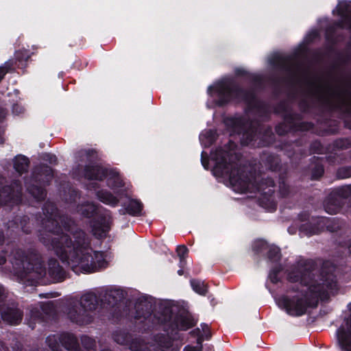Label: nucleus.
Here are the masks:
<instances>
[{"label":"nucleus","instance_id":"obj_19","mask_svg":"<svg viewBox=\"0 0 351 351\" xmlns=\"http://www.w3.org/2000/svg\"><path fill=\"white\" fill-rule=\"evenodd\" d=\"M97 195L100 201L106 204L116 206L119 202L118 199L110 192L101 191Z\"/></svg>","mask_w":351,"mask_h":351},{"label":"nucleus","instance_id":"obj_40","mask_svg":"<svg viewBox=\"0 0 351 351\" xmlns=\"http://www.w3.org/2000/svg\"><path fill=\"white\" fill-rule=\"evenodd\" d=\"M5 258L3 256H0V265H3L4 263H5Z\"/></svg>","mask_w":351,"mask_h":351},{"label":"nucleus","instance_id":"obj_20","mask_svg":"<svg viewBox=\"0 0 351 351\" xmlns=\"http://www.w3.org/2000/svg\"><path fill=\"white\" fill-rule=\"evenodd\" d=\"M143 209V204L138 200L132 199L130 201L125 210L128 213L132 215H138Z\"/></svg>","mask_w":351,"mask_h":351},{"label":"nucleus","instance_id":"obj_46","mask_svg":"<svg viewBox=\"0 0 351 351\" xmlns=\"http://www.w3.org/2000/svg\"><path fill=\"white\" fill-rule=\"evenodd\" d=\"M271 168H272L273 170H275L276 169V167H271Z\"/></svg>","mask_w":351,"mask_h":351},{"label":"nucleus","instance_id":"obj_27","mask_svg":"<svg viewBox=\"0 0 351 351\" xmlns=\"http://www.w3.org/2000/svg\"><path fill=\"white\" fill-rule=\"evenodd\" d=\"M31 56V53L27 49L19 50L15 53L16 59L19 61H27Z\"/></svg>","mask_w":351,"mask_h":351},{"label":"nucleus","instance_id":"obj_48","mask_svg":"<svg viewBox=\"0 0 351 351\" xmlns=\"http://www.w3.org/2000/svg\"><path fill=\"white\" fill-rule=\"evenodd\" d=\"M32 316H33L34 317H36V315H34V313H32Z\"/></svg>","mask_w":351,"mask_h":351},{"label":"nucleus","instance_id":"obj_13","mask_svg":"<svg viewBox=\"0 0 351 351\" xmlns=\"http://www.w3.org/2000/svg\"><path fill=\"white\" fill-rule=\"evenodd\" d=\"M254 248L257 251H262L268 249V258L272 261H277L280 258V249L274 245L269 246L266 241L258 240L254 243Z\"/></svg>","mask_w":351,"mask_h":351},{"label":"nucleus","instance_id":"obj_49","mask_svg":"<svg viewBox=\"0 0 351 351\" xmlns=\"http://www.w3.org/2000/svg\"><path fill=\"white\" fill-rule=\"evenodd\" d=\"M349 250L351 252V247H350Z\"/></svg>","mask_w":351,"mask_h":351},{"label":"nucleus","instance_id":"obj_12","mask_svg":"<svg viewBox=\"0 0 351 351\" xmlns=\"http://www.w3.org/2000/svg\"><path fill=\"white\" fill-rule=\"evenodd\" d=\"M336 10L342 19V25L351 28V2L340 1L336 8Z\"/></svg>","mask_w":351,"mask_h":351},{"label":"nucleus","instance_id":"obj_35","mask_svg":"<svg viewBox=\"0 0 351 351\" xmlns=\"http://www.w3.org/2000/svg\"><path fill=\"white\" fill-rule=\"evenodd\" d=\"M108 230V228L107 226H104L102 228V230H101V232H97V230L95 228H94L93 229V233L94 234L97 235V237H101L103 236V234Z\"/></svg>","mask_w":351,"mask_h":351},{"label":"nucleus","instance_id":"obj_6","mask_svg":"<svg viewBox=\"0 0 351 351\" xmlns=\"http://www.w3.org/2000/svg\"><path fill=\"white\" fill-rule=\"evenodd\" d=\"M221 104L232 100L250 101L253 95L240 89L236 84L230 82H223L215 86Z\"/></svg>","mask_w":351,"mask_h":351},{"label":"nucleus","instance_id":"obj_2","mask_svg":"<svg viewBox=\"0 0 351 351\" xmlns=\"http://www.w3.org/2000/svg\"><path fill=\"white\" fill-rule=\"evenodd\" d=\"M312 267L311 261H302L288 274L290 282H300L303 287L300 291L296 290L294 295L282 296L279 300V305L291 316L305 314L307 308L314 302H317L318 298L326 299L337 290V281L332 274H322L315 279Z\"/></svg>","mask_w":351,"mask_h":351},{"label":"nucleus","instance_id":"obj_36","mask_svg":"<svg viewBox=\"0 0 351 351\" xmlns=\"http://www.w3.org/2000/svg\"><path fill=\"white\" fill-rule=\"evenodd\" d=\"M317 173H313V177L314 178H317L322 175V173L324 172L323 168L322 167H318L317 168Z\"/></svg>","mask_w":351,"mask_h":351},{"label":"nucleus","instance_id":"obj_5","mask_svg":"<svg viewBox=\"0 0 351 351\" xmlns=\"http://www.w3.org/2000/svg\"><path fill=\"white\" fill-rule=\"evenodd\" d=\"M230 183L233 186L237 187L241 192L257 190L263 191L265 194L271 195L274 193V182L271 178L263 179L257 186H254L250 179L244 175V172L239 168H234L229 174Z\"/></svg>","mask_w":351,"mask_h":351},{"label":"nucleus","instance_id":"obj_29","mask_svg":"<svg viewBox=\"0 0 351 351\" xmlns=\"http://www.w3.org/2000/svg\"><path fill=\"white\" fill-rule=\"evenodd\" d=\"M108 185L112 189H115V188L123 186V181L121 180V178L119 176H116L114 178L113 182H111L110 180L108 181Z\"/></svg>","mask_w":351,"mask_h":351},{"label":"nucleus","instance_id":"obj_9","mask_svg":"<svg viewBox=\"0 0 351 351\" xmlns=\"http://www.w3.org/2000/svg\"><path fill=\"white\" fill-rule=\"evenodd\" d=\"M21 186L18 182H14L11 186L3 187L0 191V205L12 202L18 203L21 197Z\"/></svg>","mask_w":351,"mask_h":351},{"label":"nucleus","instance_id":"obj_33","mask_svg":"<svg viewBox=\"0 0 351 351\" xmlns=\"http://www.w3.org/2000/svg\"><path fill=\"white\" fill-rule=\"evenodd\" d=\"M114 339L119 344H124L126 341L125 336L122 334H114Z\"/></svg>","mask_w":351,"mask_h":351},{"label":"nucleus","instance_id":"obj_7","mask_svg":"<svg viewBox=\"0 0 351 351\" xmlns=\"http://www.w3.org/2000/svg\"><path fill=\"white\" fill-rule=\"evenodd\" d=\"M60 343L68 350L77 351L79 345L75 336L69 333L60 335H50L47 338V343L52 351H61Z\"/></svg>","mask_w":351,"mask_h":351},{"label":"nucleus","instance_id":"obj_10","mask_svg":"<svg viewBox=\"0 0 351 351\" xmlns=\"http://www.w3.org/2000/svg\"><path fill=\"white\" fill-rule=\"evenodd\" d=\"M337 339L343 350L351 351V315L345 320V324L338 329Z\"/></svg>","mask_w":351,"mask_h":351},{"label":"nucleus","instance_id":"obj_47","mask_svg":"<svg viewBox=\"0 0 351 351\" xmlns=\"http://www.w3.org/2000/svg\"><path fill=\"white\" fill-rule=\"evenodd\" d=\"M280 191H281L282 194L283 195H285V193H284V192L282 191V189H280Z\"/></svg>","mask_w":351,"mask_h":351},{"label":"nucleus","instance_id":"obj_32","mask_svg":"<svg viewBox=\"0 0 351 351\" xmlns=\"http://www.w3.org/2000/svg\"><path fill=\"white\" fill-rule=\"evenodd\" d=\"M145 347L140 342L134 341L131 344L130 348L133 351H145ZM172 351H177V350H172Z\"/></svg>","mask_w":351,"mask_h":351},{"label":"nucleus","instance_id":"obj_14","mask_svg":"<svg viewBox=\"0 0 351 351\" xmlns=\"http://www.w3.org/2000/svg\"><path fill=\"white\" fill-rule=\"evenodd\" d=\"M84 176L89 180H102L107 176V170L99 166H86Z\"/></svg>","mask_w":351,"mask_h":351},{"label":"nucleus","instance_id":"obj_18","mask_svg":"<svg viewBox=\"0 0 351 351\" xmlns=\"http://www.w3.org/2000/svg\"><path fill=\"white\" fill-rule=\"evenodd\" d=\"M29 160L23 156H19L14 160V167L20 174L25 172L28 168Z\"/></svg>","mask_w":351,"mask_h":351},{"label":"nucleus","instance_id":"obj_24","mask_svg":"<svg viewBox=\"0 0 351 351\" xmlns=\"http://www.w3.org/2000/svg\"><path fill=\"white\" fill-rule=\"evenodd\" d=\"M96 210V208L93 204H87L86 205L82 206L79 209L82 215L90 217Z\"/></svg>","mask_w":351,"mask_h":351},{"label":"nucleus","instance_id":"obj_22","mask_svg":"<svg viewBox=\"0 0 351 351\" xmlns=\"http://www.w3.org/2000/svg\"><path fill=\"white\" fill-rule=\"evenodd\" d=\"M29 193L38 200L43 199L46 196V192L42 186H32L28 188Z\"/></svg>","mask_w":351,"mask_h":351},{"label":"nucleus","instance_id":"obj_4","mask_svg":"<svg viewBox=\"0 0 351 351\" xmlns=\"http://www.w3.org/2000/svg\"><path fill=\"white\" fill-rule=\"evenodd\" d=\"M98 304L95 294L87 293L84 294L79 303L73 302L67 310L69 319L77 324H88L93 321L91 313L97 308Z\"/></svg>","mask_w":351,"mask_h":351},{"label":"nucleus","instance_id":"obj_39","mask_svg":"<svg viewBox=\"0 0 351 351\" xmlns=\"http://www.w3.org/2000/svg\"><path fill=\"white\" fill-rule=\"evenodd\" d=\"M5 112L3 108H0V119H2L5 117Z\"/></svg>","mask_w":351,"mask_h":351},{"label":"nucleus","instance_id":"obj_8","mask_svg":"<svg viewBox=\"0 0 351 351\" xmlns=\"http://www.w3.org/2000/svg\"><path fill=\"white\" fill-rule=\"evenodd\" d=\"M4 298V289L0 287V313L3 320L10 324H19L23 317L22 311L14 305L3 307Z\"/></svg>","mask_w":351,"mask_h":351},{"label":"nucleus","instance_id":"obj_23","mask_svg":"<svg viewBox=\"0 0 351 351\" xmlns=\"http://www.w3.org/2000/svg\"><path fill=\"white\" fill-rule=\"evenodd\" d=\"M226 153L222 149H217L215 151L214 155H213V158L216 160V163L219 167L226 166Z\"/></svg>","mask_w":351,"mask_h":351},{"label":"nucleus","instance_id":"obj_28","mask_svg":"<svg viewBox=\"0 0 351 351\" xmlns=\"http://www.w3.org/2000/svg\"><path fill=\"white\" fill-rule=\"evenodd\" d=\"M338 176L341 178L351 177V167L341 168L338 171Z\"/></svg>","mask_w":351,"mask_h":351},{"label":"nucleus","instance_id":"obj_31","mask_svg":"<svg viewBox=\"0 0 351 351\" xmlns=\"http://www.w3.org/2000/svg\"><path fill=\"white\" fill-rule=\"evenodd\" d=\"M254 138H255V134H252V133H248L247 132L246 134H244L243 135V138H242V143L243 145H248L250 144L252 141L254 140Z\"/></svg>","mask_w":351,"mask_h":351},{"label":"nucleus","instance_id":"obj_15","mask_svg":"<svg viewBox=\"0 0 351 351\" xmlns=\"http://www.w3.org/2000/svg\"><path fill=\"white\" fill-rule=\"evenodd\" d=\"M342 204V198L340 197H336L335 194H332L326 201L324 208L328 213L334 215L340 211Z\"/></svg>","mask_w":351,"mask_h":351},{"label":"nucleus","instance_id":"obj_34","mask_svg":"<svg viewBox=\"0 0 351 351\" xmlns=\"http://www.w3.org/2000/svg\"><path fill=\"white\" fill-rule=\"evenodd\" d=\"M280 271V269H274L269 274V278L271 279V281L274 283H276L278 281V279L277 278L278 272Z\"/></svg>","mask_w":351,"mask_h":351},{"label":"nucleus","instance_id":"obj_11","mask_svg":"<svg viewBox=\"0 0 351 351\" xmlns=\"http://www.w3.org/2000/svg\"><path fill=\"white\" fill-rule=\"evenodd\" d=\"M328 101L334 102L337 108L351 109V93L348 92L335 93L329 96Z\"/></svg>","mask_w":351,"mask_h":351},{"label":"nucleus","instance_id":"obj_16","mask_svg":"<svg viewBox=\"0 0 351 351\" xmlns=\"http://www.w3.org/2000/svg\"><path fill=\"white\" fill-rule=\"evenodd\" d=\"M48 274L56 281H62L64 279L65 272L55 259L49 261Z\"/></svg>","mask_w":351,"mask_h":351},{"label":"nucleus","instance_id":"obj_43","mask_svg":"<svg viewBox=\"0 0 351 351\" xmlns=\"http://www.w3.org/2000/svg\"><path fill=\"white\" fill-rule=\"evenodd\" d=\"M225 169H226L225 173H228V168L226 167H225Z\"/></svg>","mask_w":351,"mask_h":351},{"label":"nucleus","instance_id":"obj_26","mask_svg":"<svg viewBox=\"0 0 351 351\" xmlns=\"http://www.w3.org/2000/svg\"><path fill=\"white\" fill-rule=\"evenodd\" d=\"M38 175L40 176L39 180H42L43 182H48L53 176V171L50 167L46 166L42 168V173L39 172Z\"/></svg>","mask_w":351,"mask_h":351},{"label":"nucleus","instance_id":"obj_37","mask_svg":"<svg viewBox=\"0 0 351 351\" xmlns=\"http://www.w3.org/2000/svg\"><path fill=\"white\" fill-rule=\"evenodd\" d=\"M48 157L49 158V161L51 163H56V160H57V158L55 156H48Z\"/></svg>","mask_w":351,"mask_h":351},{"label":"nucleus","instance_id":"obj_44","mask_svg":"<svg viewBox=\"0 0 351 351\" xmlns=\"http://www.w3.org/2000/svg\"><path fill=\"white\" fill-rule=\"evenodd\" d=\"M341 195H343V196H344V197H346L347 196V195H344V194H343V191L341 192Z\"/></svg>","mask_w":351,"mask_h":351},{"label":"nucleus","instance_id":"obj_17","mask_svg":"<svg viewBox=\"0 0 351 351\" xmlns=\"http://www.w3.org/2000/svg\"><path fill=\"white\" fill-rule=\"evenodd\" d=\"M175 324L178 330H186L195 326V322L187 315H180L175 319Z\"/></svg>","mask_w":351,"mask_h":351},{"label":"nucleus","instance_id":"obj_38","mask_svg":"<svg viewBox=\"0 0 351 351\" xmlns=\"http://www.w3.org/2000/svg\"><path fill=\"white\" fill-rule=\"evenodd\" d=\"M184 351H197L195 347L186 346L184 348Z\"/></svg>","mask_w":351,"mask_h":351},{"label":"nucleus","instance_id":"obj_30","mask_svg":"<svg viewBox=\"0 0 351 351\" xmlns=\"http://www.w3.org/2000/svg\"><path fill=\"white\" fill-rule=\"evenodd\" d=\"M176 252L182 261L186 256L188 253V249L185 245H179L177 247Z\"/></svg>","mask_w":351,"mask_h":351},{"label":"nucleus","instance_id":"obj_45","mask_svg":"<svg viewBox=\"0 0 351 351\" xmlns=\"http://www.w3.org/2000/svg\"><path fill=\"white\" fill-rule=\"evenodd\" d=\"M101 351H110V350H108V349H106V348H105V349H103Z\"/></svg>","mask_w":351,"mask_h":351},{"label":"nucleus","instance_id":"obj_25","mask_svg":"<svg viewBox=\"0 0 351 351\" xmlns=\"http://www.w3.org/2000/svg\"><path fill=\"white\" fill-rule=\"evenodd\" d=\"M82 343L86 351H95V341L93 339L84 336L82 337Z\"/></svg>","mask_w":351,"mask_h":351},{"label":"nucleus","instance_id":"obj_1","mask_svg":"<svg viewBox=\"0 0 351 351\" xmlns=\"http://www.w3.org/2000/svg\"><path fill=\"white\" fill-rule=\"evenodd\" d=\"M43 210L45 217L43 224L47 233L41 240L63 263L70 265L74 271L79 267L88 273L106 267L104 253L93 251L88 238L74 221L59 215L53 203L47 202Z\"/></svg>","mask_w":351,"mask_h":351},{"label":"nucleus","instance_id":"obj_21","mask_svg":"<svg viewBox=\"0 0 351 351\" xmlns=\"http://www.w3.org/2000/svg\"><path fill=\"white\" fill-rule=\"evenodd\" d=\"M191 285L193 289L199 294L205 295L207 292V287L204 282L199 280H191Z\"/></svg>","mask_w":351,"mask_h":351},{"label":"nucleus","instance_id":"obj_41","mask_svg":"<svg viewBox=\"0 0 351 351\" xmlns=\"http://www.w3.org/2000/svg\"><path fill=\"white\" fill-rule=\"evenodd\" d=\"M3 241V236L1 232H0V243H1Z\"/></svg>","mask_w":351,"mask_h":351},{"label":"nucleus","instance_id":"obj_42","mask_svg":"<svg viewBox=\"0 0 351 351\" xmlns=\"http://www.w3.org/2000/svg\"><path fill=\"white\" fill-rule=\"evenodd\" d=\"M178 274H179L180 276H182V275L183 274V270H182V269L178 270Z\"/></svg>","mask_w":351,"mask_h":351},{"label":"nucleus","instance_id":"obj_3","mask_svg":"<svg viewBox=\"0 0 351 351\" xmlns=\"http://www.w3.org/2000/svg\"><path fill=\"white\" fill-rule=\"evenodd\" d=\"M13 273L22 280L32 285L45 276L47 274L43 265L36 261L32 263L30 258L25 256L21 250H16L10 258Z\"/></svg>","mask_w":351,"mask_h":351}]
</instances>
